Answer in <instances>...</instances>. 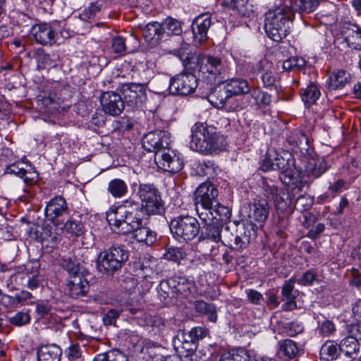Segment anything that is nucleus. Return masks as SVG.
Here are the masks:
<instances>
[{
  "mask_svg": "<svg viewBox=\"0 0 361 361\" xmlns=\"http://www.w3.org/2000/svg\"><path fill=\"white\" fill-rule=\"evenodd\" d=\"M353 315L355 319L357 322L356 324L351 325L350 332H357V335L361 334V299L355 301L352 305Z\"/></svg>",
  "mask_w": 361,
  "mask_h": 361,
  "instance_id": "nucleus-46",
  "label": "nucleus"
},
{
  "mask_svg": "<svg viewBox=\"0 0 361 361\" xmlns=\"http://www.w3.org/2000/svg\"><path fill=\"white\" fill-rule=\"evenodd\" d=\"M224 84L226 87L231 97L235 95L245 94L250 92V87L246 80L232 78L226 80Z\"/></svg>",
  "mask_w": 361,
  "mask_h": 361,
  "instance_id": "nucleus-29",
  "label": "nucleus"
},
{
  "mask_svg": "<svg viewBox=\"0 0 361 361\" xmlns=\"http://www.w3.org/2000/svg\"><path fill=\"white\" fill-rule=\"evenodd\" d=\"M66 231L76 236L81 235L84 233V226L80 221L71 219L67 221L63 226Z\"/></svg>",
  "mask_w": 361,
  "mask_h": 361,
  "instance_id": "nucleus-50",
  "label": "nucleus"
},
{
  "mask_svg": "<svg viewBox=\"0 0 361 361\" xmlns=\"http://www.w3.org/2000/svg\"><path fill=\"white\" fill-rule=\"evenodd\" d=\"M341 35L348 46L355 50H361V27L356 23L345 22L341 26Z\"/></svg>",
  "mask_w": 361,
  "mask_h": 361,
  "instance_id": "nucleus-19",
  "label": "nucleus"
},
{
  "mask_svg": "<svg viewBox=\"0 0 361 361\" xmlns=\"http://www.w3.org/2000/svg\"><path fill=\"white\" fill-rule=\"evenodd\" d=\"M123 101L128 106H139L147 100L146 84L126 83L121 87Z\"/></svg>",
  "mask_w": 361,
  "mask_h": 361,
  "instance_id": "nucleus-15",
  "label": "nucleus"
},
{
  "mask_svg": "<svg viewBox=\"0 0 361 361\" xmlns=\"http://www.w3.org/2000/svg\"><path fill=\"white\" fill-rule=\"evenodd\" d=\"M34 39L42 45H51L55 42V32L47 23L36 24L32 27Z\"/></svg>",
  "mask_w": 361,
  "mask_h": 361,
  "instance_id": "nucleus-25",
  "label": "nucleus"
},
{
  "mask_svg": "<svg viewBox=\"0 0 361 361\" xmlns=\"http://www.w3.org/2000/svg\"><path fill=\"white\" fill-rule=\"evenodd\" d=\"M99 10L100 8L98 5L91 3L90 6L81 14L82 18L85 20L91 19Z\"/></svg>",
  "mask_w": 361,
  "mask_h": 361,
  "instance_id": "nucleus-62",
  "label": "nucleus"
},
{
  "mask_svg": "<svg viewBox=\"0 0 361 361\" xmlns=\"http://www.w3.org/2000/svg\"><path fill=\"white\" fill-rule=\"evenodd\" d=\"M210 25V14L204 13L195 18L192 25V31L195 42L201 44L207 39V32Z\"/></svg>",
  "mask_w": 361,
  "mask_h": 361,
  "instance_id": "nucleus-23",
  "label": "nucleus"
},
{
  "mask_svg": "<svg viewBox=\"0 0 361 361\" xmlns=\"http://www.w3.org/2000/svg\"><path fill=\"white\" fill-rule=\"evenodd\" d=\"M157 82L163 83L161 89H169V92L174 95H188L197 87V77L188 71H183L170 79L158 80Z\"/></svg>",
  "mask_w": 361,
  "mask_h": 361,
  "instance_id": "nucleus-9",
  "label": "nucleus"
},
{
  "mask_svg": "<svg viewBox=\"0 0 361 361\" xmlns=\"http://www.w3.org/2000/svg\"><path fill=\"white\" fill-rule=\"evenodd\" d=\"M247 297L250 302L255 305H259L263 300L262 295L253 289H249L246 291Z\"/></svg>",
  "mask_w": 361,
  "mask_h": 361,
  "instance_id": "nucleus-63",
  "label": "nucleus"
},
{
  "mask_svg": "<svg viewBox=\"0 0 361 361\" xmlns=\"http://www.w3.org/2000/svg\"><path fill=\"white\" fill-rule=\"evenodd\" d=\"M199 217L204 222V225L200 228L199 241L209 240L212 242L221 241L223 239V232L227 226L210 219L207 213L201 212Z\"/></svg>",
  "mask_w": 361,
  "mask_h": 361,
  "instance_id": "nucleus-13",
  "label": "nucleus"
},
{
  "mask_svg": "<svg viewBox=\"0 0 361 361\" xmlns=\"http://www.w3.org/2000/svg\"><path fill=\"white\" fill-rule=\"evenodd\" d=\"M128 190L127 183L121 178L111 180L107 185V191L115 198L124 197Z\"/></svg>",
  "mask_w": 361,
  "mask_h": 361,
  "instance_id": "nucleus-38",
  "label": "nucleus"
},
{
  "mask_svg": "<svg viewBox=\"0 0 361 361\" xmlns=\"http://www.w3.org/2000/svg\"><path fill=\"white\" fill-rule=\"evenodd\" d=\"M287 142L293 145L294 151L300 157L302 155L307 156L311 153L312 149L309 140L306 135L298 130L290 133L287 136Z\"/></svg>",
  "mask_w": 361,
  "mask_h": 361,
  "instance_id": "nucleus-24",
  "label": "nucleus"
},
{
  "mask_svg": "<svg viewBox=\"0 0 361 361\" xmlns=\"http://www.w3.org/2000/svg\"><path fill=\"white\" fill-rule=\"evenodd\" d=\"M61 348L56 344L42 345L37 352L38 361H61Z\"/></svg>",
  "mask_w": 361,
  "mask_h": 361,
  "instance_id": "nucleus-26",
  "label": "nucleus"
},
{
  "mask_svg": "<svg viewBox=\"0 0 361 361\" xmlns=\"http://www.w3.org/2000/svg\"><path fill=\"white\" fill-rule=\"evenodd\" d=\"M317 275L312 271H307L303 275L296 280L298 283L302 286H310L315 281Z\"/></svg>",
  "mask_w": 361,
  "mask_h": 361,
  "instance_id": "nucleus-59",
  "label": "nucleus"
},
{
  "mask_svg": "<svg viewBox=\"0 0 361 361\" xmlns=\"http://www.w3.org/2000/svg\"><path fill=\"white\" fill-rule=\"evenodd\" d=\"M320 355L326 360L339 359L342 361L341 343L338 345L334 341H326L320 349Z\"/></svg>",
  "mask_w": 361,
  "mask_h": 361,
  "instance_id": "nucleus-35",
  "label": "nucleus"
},
{
  "mask_svg": "<svg viewBox=\"0 0 361 361\" xmlns=\"http://www.w3.org/2000/svg\"><path fill=\"white\" fill-rule=\"evenodd\" d=\"M312 202L313 200L309 196L300 195L295 201V207L296 210L304 212L310 209Z\"/></svg>",
  "mask_w": 361,
  "mask_h": 361,
  "instance_id": "nucleus-52",
  "label": "nucleus"
},
{
  "mask_svg": "<svg viewBox=\"0 0 361 361\" xmlns=\"http://www.w3.org/2000/svg\"><path fill=\"white\" fill-rule=\"evenodd\" d=\"M5 173L20 177L27 185L35 183L37 178V172L32 169L30 165L23 161H16L6 166Z\"/></svg>",
  "mask_w": 361,
  "mask_h": 361,
  "instance_id": "nucleus-18",
  "label": "nucleus"
},
{
  "mask_svg": "<svg viewBox=\"0 0 361 361\" xmlns=\"http://www.w3.org/2000/svg\"><path fill=\"white\" fill-rule=\"evenodd\" d=\"M320 0H286L293 10V14L298 11L300 15L313 13L319 6Z\"/></svg>",
  "mask_w": 361,
  "mask_h": 361,
  "instance_id": "nucleus-27",
  "label": "nucleus"
},
{
  "mask_svg": "<svg viewBox=\"0 0 361 361\" xmlns=\"http://www.w3.org/2000/svg\"><path fill=\"white\" fill-rule=\"evenodd\" d=\"M47 219L55 225H59L61 218L68 213V204L61 196H56L51 199L44 209Z\"/></svg>",
  "mask_w": 361,
  "mask_h": 361,
  "instance_id": "nucleus-16",
  "label": "nucleus"
},
{
  "mask_svg": "<svg viewBox=\"0 0 361 361\" xmlns=\"http://www.w3.org/2000/svg\"><path fill=\"white\" fill-rule=\"evenodd\" d=\"M318 330L320 334L329 336L334 332L335 326L332 322L326 320L320 324Z\"/></svg>",
  "mask_w": 361,
  "mask_h": 361,
  "instance_id": "nucleus-57",
  "label": "nucleus"
},
{
  "mask_svg": "<svg viewBox=\"0 0 361 361\" xmlns=\"http://www.w3.org/2000/svg\"><path fill=\"white\" fill-rule=\"evenodd\" d=\"M205 212L211 215V220L221 224H225L224 222L229 220L231 216L230 208L220 203H216L214 207L212 205L211 209H207Z\"/></svg>",
  "mask_w": 361,
  "mask_h": 361,
  "instance_id": "nucleus-32",
  "label": "nucleus"
},
{
  "mask_svg": "<svg viewBox=\"0 0 361 361\" xmlns=\"http://www.w3.org/2000/svg\"><path fill=\"white\" fill-rule=\"evenodd\" d=\"M185 252L180 247H169L166 249L164 254V258L169 261L179 264L184 259Z\"/></svg>",
  "mask_w": 361,
  "mask_h": 361,
  "instance_id": "nucleus-47",
  "label": "nucleus"
},
{
  "mask_svg": "<svg viewBox=\"0 0 361 361\" xmlns=\"http://www.w3.org/2000/svg\"><path fill=\"white\" fill-rule=\"evenodd\" d=\"M137 195L141 204L131 200L128 201L137 211H141L143 215H162L165 212L164 201L154 184L140 183Z\"/></svg>",
  "mask_w": 361,
  "mask_h": 361,
  "instance_id": "nucleus-5",
  "label": "nucleus"
},
{
  "mask_svg": "<svg viewBox=\"0 0 361 361\" xmlns=\"http://www.w3.org/2000/svg\"><path fill=\"white\" fill-rule=\"evenodd\" d=\"M133 238L137 242L150 246L156 242L157 233L149 227L143 226L142 223L139 228L133 232Z\"/></svg>",
  "mask_w": 361,
  "mask_h": 361,
  "instance_id": "nucleus-33",
  "label": "nucleus"
},
{
  "mask_svg": "<svg viewBox=\"0 0 361 361\" xmlns=\"http://www.w3.org/2000/svg\"><path fill=\"white\" fill-rule=\"evenodd\" d=\"M154 264L146 259L144 260L140 265L141 274L144 278H152L156 274L153 269Z\"/></svg>",
  "mask_w": 361,
  "mask_h": 361,
  "instance_id": "nucleus-56",
  "label": "nucleus"
},
{
  "mask_svg": "<svg viewBox=\"0 0 361 361\" xmlns=\"http://www.w3.org/2000/svg\"><path fill=\"white\" fill-rule=\"evenodd\" d=\"M242 214L247 216L251 221L264 224L269 214V206L267 201L259 197L254 199L252 202L245 204L242 209Z\"/></svg>",
  "mask_w": 361,
  "mask_h": 361,
  "instance_id": "nucleus-14",
  "label": "nucleus"
},
{
  "mask_svg": "<svg viewBox=\"0 0 361 361\" xmlns=\"http://www.w3.org/2000/svg\"><path fill=\"white\" fill-rule=\"evenodd\" d=\"M174 345L177 350L180 351L185 357H190V360H196L197 355L194 353L197 347V343L187 334L182 331L177 335Z\"/></svg>",
  "mask_w": 361,
  "mask_h": 361,
  "instance_id": "nucleus-21",
  "label": "nucleus"
},
{
  "mask_svg": "<svg viewBox=\"0 0 361 361\" xmlns=\"http://www.w3.org/2000/svg\"><path fill=\"white\" fill-rule=\"evenodd\" d=\"M295 295L282 296V300L285 303L282 305V310L284 311H291L296 308Z\"/></svg>",
  "mask_w": 361,
  "mask_h": 361,
  "instance_id": "nucleus-64",
  "label": "nucleus"
},
{
  "mask_svg": "<svg viewBox=\"0 0 361 361\" xmlns=\"http://www.w3.org/2000/svg\"><path fill=\"white\" fill-rule=\"evenodd\" d=\"M142 35L146 42L154 45L163 37L161 25L158 22L147 23L142 29Z\"/></svg>",
  "mask_w": 361,
  "mask_h": 361,
  "instance_id": "nucleus-28",
  "label": "nucleus"
},
{
  "mask_svg": "<svg viewBox=\"0 0 361 361\" xmlns=\"http://www.w3.org/2000/svg\"><path fill=\"white\" fill-rule=\"evenodd\" d=\"M296 280L290 278L288 281H286L282 288V296L295 295L296 291L294 290V285Z\"/></svg>",
  "mask_w": 361,
  "mask_h": 361,
  "instance_id": "nucleus-61",
  "label": "nucleus"
},
{
  "mask_svg": "<svg viewBox=\"0 0 361 361\" xmlns=\"http://www.w3.org/2000/svg\"><path fill=\"white\" fill-rule=\"evenodd\" d=\"M306 66V61L300 56L290 57L283 63V68L285 71L300 70Z\"/></svg>",
  "mask_w": 361,
  "mask_h": 361,
  "instance_id": "nucleus-48",
  "label": "nucleus"
},
{
  "mask_svg": "<svg viewBox=\"0 0 361 361\" xmlns=\"http://www.w3.org/2000/svg\"><path fill=\"white\" fill-rule=\"evenodd\" d=\"M36 59L39 63L38 66L43 68L53 65L50 56L48 54H46L42 49H38L37 51Z\"/></svg>",
  "mask_w": 361,
  "mask_h": 361,
  "instance_id": "nucleus-55",
  "label": "nucleus"
},
{
  "mask_svg": "<svg viewBox=\"0 0 361 361\" xmlns=\"http://www.w3.org/2000/svg\"><path fill=\"white\" fill-rule=\"evenodd\" d=\"M226 147V139L216 127L202 122H197L192 126L190 148L193 151L210 154L223 150Z\"/></svg>",
  "mask_w": 361,
  "mask_h": 361,
  "instance_id": "nucleus-2",
  "label": "nucleus"
},
{
  "mask_svg": "<svg viewBox=\"0 0 361 361\" xmlns=\"http://www.w3.org/2000/svg\"><path fill=\"white\" fill-rule=\"evenodd\" d=\"M141 211H137L126 200L119 207L110 208L106 212V220L112 231L119 234L133 233L142 223Z\"/></svg>",
  "mask_w": 361,
  "mask_h": 361,
  "instance_id": "nucleus-3",
  "label": "nucleus"
},
{
  "mask_svg": "<svg viewBox=\"0 0 361 361\" xmlns=\"http://www.w3.org/2000/svg\"><path fill=\"white\" fill-rule=\"evenodd\" d=\"M233 11L240 16L250 17L254 12L253 6L249 0H238Z\"/></svg>",
  "mask_w": 361,
  "mask_h": 361,
  "instance_id": "nucleus-49",
  "label": "nucleus"
},
{
  "mask_svg": "<svg viewBox=\"0 0 361 361\" xmlns=\"http://www.w3.org/2000/svg\"><path fill=\"white\" fill-rule=\"evenodd\" d=\"M249 355L246 350L243 348L233 349L232 350L224 353L220 361H248Z\"/></svg>",
  "mask_w": 361,
  "mask_h": 361,
  "instance_id": "nucleus-45",
  "label": "nucleus"
},
{
  "mask_svg": "<svg viewBox=\"0 0 361 361\" xmlns=\"http://www.w3.org/2000/svg\"><path fill=\"white\" fill-rule=\"evenodd\" d=\"M279 353L289 359L295 357L298 353L296 343L290 339H285L278 343Z\"/></svg>",
  "mask_w": 361,
  "mask_h": 361,
  "instance_id": "nucleus-43",
  "label": "nucleus"
},
{
  "mask_svg": "<svg viewBox=\"0 0 361 361\" xmlns=\"http://www.w3.org/2000/svg\"><path fill=\"white\" fill-rule=\"evenodd\" d=\"M211 102L216 106H226L227 104L233 102V97H231L226 87H219L216 89L209 96Z\"/></svg>",
  "mask_w": 361,
  "mask_h": 361,
  "instance_id": "nucleus-36",
  "label": "nucleus"
},
{
  "mask_svg": "<svg viewBox=\"0 0 361 361\" xmlns=\"http://www.w3.org/2000/svg\"><path fill=\"white\" fill-rule=\"evenodd\" d=\"M300 158L305 164V171L310 177L319 178L328 169V165L323 158L314 157L313 149L310 154L302 155Z\"/></svg>",
  "mask_w": 361,
  "mask_h": 361,
  "instance_id": "nucleus-20",
  "label": "nucleus"
},
{
  "mask_svg": "<svg viewBox=\"0 0 361 361\" xmlns=\"http://www.w3.org/2000/svg\"><path fill=\"white\" fill-rule=\"evenodd\" d=\"M349 81V73L344 70H337L329 77L326 85L329 90H336L343 88Z\"/></svg>",
  "mask_w": 361,
  "mask_h": 361,
  "instance_id": "nucleus-31",
  "label": "nucleus"
},
{
  "mask_svg": "<svg viewBox=\"0 0 361 361\" xmlns=\"http://www.w3.org/2000/svg\"><path fill=\"white\" fill-rule=\"evenodd\" d=\"M128 259V252L123 247L112 246L98 255L97 269L99 272L112 275L120 269Z\"/></svg>",
  "mask_w": 361,
  "mask_h": 361,
  "instance_id": "nucleus-6",
  "label": "nucleus"
},
{
  "mask_svg": "<svg viewBox=\"0 0 361 361\" xmlns=\"http://www.w3.org/2000/svg\"><path fill=\"white\" fill-rule=\"evenodd\" d=\"M197 312L204 314L212 322H216L217 320V314L216 306L212 303L205 302L203 300H195L193 303Z\"/></svg>",
  "mask_w": 361,
  "mask_h": 361,
  "instance_id": "nucleus-39",
  "label": "nucleus"
},
{
  "mask_svg": "<svg viewBox=\"0 0 361 361\" xmlns=\"http://www.w3.org/2000/svg\"><path fill=\"white\" fill-rule=\"evenodd\" d=\"M198 68V76L207 83L216 82L218 76L224 71V66L221 60L216 56L202 55L196 58L195 62Z\"/></svg>",
  "mask_w": 361,
  "mask_h": 361,
  "instance_id": "nucleus-10",
  "label": "nucleus"
},
{
  "mask_svg": "<svg viewBox=\"0 0 361 361\" xmlns=\"http://www.w3.org/2000/svg\"><path fill=\"white\" fill-rule=\"evenodd\" d=\"M300 94L305 106L314 104L321 95L319 85L314 82H310L305 87L301 88Z\"/></svg>",
  "mask_w": 361,
  "mask_h": 361,
  "instance_id": "nucleus-30",
  "label": "nucleus"
},
{
  "mask_svg": "<svg viewBox=\"0 0 361 361\" xmlns=\"http://www.w3.org/2000/svg\"><path fill=\"white\" fill-rule=\"evenodd\" d=\"M262 192L264 196L266 197L265 200L267 202L269 201H274L276 207L283 209L287 207L286 202H284L283 198L278 195V190L276 186L264 183Z\"/></svg>",
  "mask_w": 361,
  "mask_h": 361,
  "instance_id": "nucleus-37",
  "label": "nucleus"
},
{
  "mask_svg": "<svg viewBox=\"0 0 361 361\" xmlns=\"http://www.w3.org/2000/svg\"><path fill=\"white\" fill-rule=\"evenodd\" d=\"M30 321V317L27 312H18L9 318V322L16 326H23Z\"/></svg>",
  "mask_w": 361,
  "mask_h": 361,
  "instance_id": "nucleus-53",
  "label": "nucleus"
},
{
  "mask_svg": "<svg viewBox=\"0 0 361 361\" xmlns=\"http://www.w3.org/2000/svg\"><path fill=\"white\" fill-rule=\"evenodd\" d=\"M216 186L210 181H205L200 185L195 193V203L197 213L202 210L211 209L218 197Z\"/></svg>",
  "mask_w": 361,
  "mask_h": 361,
  "instance_id": "nucleus-12",
  "label": "nucleus"
},
{
  "mask_svg": "<svg viewBox=\"0 0 361 361\" xmlns=\"http://www.w3.org/2000/svg\"><path fill=\"white\" fill-rule=\"evenodd\" d=\"M111 50L118 56L125 54L126 51L125 39L120 36L114 37L111 41Z\"/></svg>",
  "mask_w": 361,
  "mask_h": 361,
  "instance_id": "nucleus-51",
  "label": "nucleus"
},
{
  "mask_svg": "<svg viewBox=\"0 0 361 361\" xmlns=\"http://www.w3.org/2000/svg\"><path fill=\"white\" fill-rule=\"evenodd\" d=\"M255 226L252 223L238 226L235 229V232L241 238L242 244H247L248 245L250 242L256 237Z\"/></svg>",
  "mask_w": 361,
  "mask_h": 361,
  "instance_id": "nucleus-42",
  "label": "nucleus"
},
{
  "mask_svg": "<svg viewBox=\"0 0 361 361\" xmlns=\"http://www.w3.org/2000/svg\"><path fill=\"white\" fill-rule=\"evenodd\" d=\"M92 361H128L127 356L118 350L97 354Z\"/></svg>",
  "mask_w": 361,
  "mask_h": 361,
  "instance_id": "nucleus-44",
  "label": "nucleus"
},
{
  "mask_svg": "<svg viewBox=\"0 0 361 361\" xmlns=\"http://www.w3.org/2000/svg\"><path fill=\"white\" fill-rule=\"evenodd\" d=\"M171 135L165 130H155L142 138V146L146 151L154 152V162L157 167L169 173H177L183 167L182 158L169 147Z\"/></svg>",
  "mask_w": 361,
  "mask_h": 361,
  "instance_id": "nucleus-1",
  "label": "nucleus"
},
{
  "mask_svg": "<svg viewBox=\"0 0 361 361\" xmlns=\"http://www.w3.org/2000/svg\"><path fill=\"white\" fill-rule=\"evenodd\" d=\"M61 265L68 272L69 276L84 274L83 265L75 257L63 258Z\"/></svg>",
  "mask_w": 361,
  "mask_h": 361,
  "instance_id": "nucleus-41",
  "label": "nucleus"
},
{
  "mask_svg": "<svg viewBox=\"0 0 361 361\" xmlns=\"http://www.w3.org/2000/svg\"><path fill=\"white\" fill-rule=\"evenodd\" d=\"M123 311V309L116 310L110 309L109 310L103 317V322L105 325H113L116 323L117 318L120 316L121 312Z\"/></svg>",
  "mask_w": 361,
  "mask_h": 361,
  "instance_id": "nucleus-54",
  "label": "nucleus"
},
{
  "mask_svg": "<svg viewBox=\"0 0 361 361\" xmlns=\"http://www.w3.org/2000/svg\"><path fill=\"white\" fill-rule=\"evenodd\" d=\"M99 101L103 111L109 116H117L125 108V102L123 98L115 92H102L99 97Z\"/></svg>",
  "mask_w": 361,
  "mask_h": 361,
  "instance_id": "nucleus-17",
  "label": "nucleus"
},
{
  "mask_svg": "<svg viewBox=\"0 0 361 361\" xmlns=\"http://www.w3.org/2000/svg\"><path fill=\"white\" fill-rule=\"evenodd\" d=\"M348 188L346 182L343 179H339L336 182L331 183L329 190L334 195L342 192L343 190Z\"/></svg>",
  "mask_w": 361,
  "mask_h": 361,
  "instance_id": "nucleus-60",
  "label": "nucleus"
},
{
  "mask_svg": "<svg viewBox=\"0 0 361 361\" xmlns=\"http://www.w3.org/2000/svg\"><path fill=\"white\" fill-rule=\"evenodd\" d=\"M222 243L233 250H242L245 248L247 244H242L240 235L231 231L228 226H226L223 232Z\"/></svg>",
  "mask_w": 361,
  "mask_h": 361,
  "instance_id": "nucleus-34",
  "label": "nucleus"
},
{
  "mask_svg": "<svg viewBox=\"0 0 361 361\" xmlns=\"http://www.w3.org/2000/svg\"><path fill=\"white\" fill-rule=\"evenodd\" d=\"M160 288L169 297H173L174 294L188 297L196 292L194 281L185 276H174L161 281Z\"/></svg>",
  "mask_w": 361,
  "mask_h": 361,
  "instance_id": "nucleus-11",
  "label": "nucleus"
},
{
  "mask_svg": "<svg viewBox=\"0 0 361 361\" xmlns=\"http://www.w3.org/2000/svg\"><path fill=\"white\" fill-rule=\"evenodd\" d=\"M261 169L264 171H279L290 178H295L298 172L295 171L292 155L287 151L280 153L269 149L263 160Z\"/></svg>",
  "mask_w": 361,
  "mask_h": 361,
  "instance_id": "nucleus-7",
  "label": "nucleus"
},
{
  "mask_svg": "<svg viewBox=\"0 0 361 361\" xmlns=\"http://www.w3.org/2000/svg\"><path fill=\"white\" fill-rule=\"evenodd\" d=\"M65 353L69 360H73L81 356V349L78 343L71 344L66 350Z\"/></svg>",
  "mask_w": 361,
  "mask_h": 361,
  "instance_id": "nucleus-58",
  "label": "nucleus"
},
{
  "mask_svg": "<svg viewBox=\"0 0 361 361\" xmlns=\"http://www.w3.org/2000/svg\"><path fill=\"white\" fill-rule=\"evenodd\" d=\"M162 33L168 35H179L182 33V23L179 20L168 17L161 23Z\"/></svg>",
  "mask_w": 361,
  "mask_h": 361,
  "instance_id": "nucleus-40",
  "label": "nucleus"
},
{
  "mask_svg": "<svg viewBox=\"0 0 361 361\" xmlns=\"http://www.w3.org/2000/svg\"><path fill=\"white\" fill-rule=\"evenodd\" d=\"M66 286L70 295L75 298L85 296L90 289L89 281L83 274L68 276Z\"/></svg>",
  "mask_w": 361,
  "mask_h": 361,
  "instance_id": "nucleus-22",
  "label": "nucleus"
},
{
  "mask_svg": "<svg viewBox=\"0 0 361 361\" xmlns=\"http://www.w3.org/2000/svg\"><path fill=\"white\" fill-rule=\"evenodd\" d=\"M294 14L290 6L283 3L265 14L264 30L267 35L275 42H281L290 32Z\"/></svg>",
  "mask_w": 361,
  "mask_h": 361,
  "instance_id": "nucleus-4",
  "label": "nucleus"
},
{
  "mask_svg": "<svg viewBox=\"0 0 361 361\" xmlns=\"http://www.w3.org/2000/svg\"><path fill=\"white\" fill-rule=\"evenodd\" d=\"M169 227L177 240L188 243L198 235L200 225L197 219L192 216L180 215L171 220Z\"/></svg>",
  "mask_w": 361,
  "mask_h": 361,
  "instance_id": "nucleus-8",
  "label": "nucleus"
}]
</instances>
